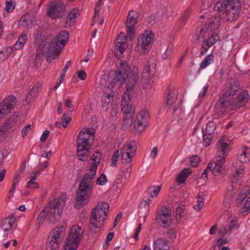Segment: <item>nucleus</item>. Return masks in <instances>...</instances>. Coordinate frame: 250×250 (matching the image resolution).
<instances>
[{"label": "nucleus", "instance_id": "46", "mask_svg": "<svg viewBox=\"0 0 250 250\" xmlns=\"http://www.w3.org/2000/svg\"><path fill=\"white\" fill-rule=\"evenodd\" d=\"M226 226L227 227L229 233H231V232L234 229H238L239 227V225L238 222L236 221L232 220L230 221L229 225Z\"/></svg>", "mask_w": 250, "mask_h": 250}, {"label": "nucleus", "instance_id": "29", "mask_svg": "<svg viewBox=\"0 0 250 250\" xmlns=\"http://www.w3.org/2000/svg\"><path fill=\"white\" fill-rule=\"evenodd\" d=\"M191 173V169L190 168H185L183 169L177 175L176 181L180 184H182L185 182L187 177Z\"/></svg>", "mask_w": 250, "mask_h": 250}, {"label": "nucleus", "instance_id": "8", "mask_svg": "<svg viewBox=\"0 0 250 250\" xmlns=\"http://www.w3.org/2000/svg\"><path fill=\"white\" fill-rule=\"evenodd\" d=\"M139 80L138 69L133 66L125 77L126 83V91L124 93L125 96H127L128 100H131L135 92V87L138 83Z\"/></svg>", "mask_w": 250, "mask_h": 250}, {"label": "nucleus", "instance_id": "27", "mask_svg": "<svg viewBox=\"0 0 250 250\" xmlns=\"http://www.w3.org/2000/svg\"><path fill=\"white\" fill-rule=\"evenodd\" d=\"M95 132L92 128H84L83 130L81 131L79 135H81V137L85 140L92 142L94 139Z\"/></svg>", "mask_w": 250, "mask_h": 250}, {"label": "nucleus", "instance_id": "26", "mask_svg": "<svg viewBox=\"0 0 250 250\" xmlns=\"http://www.w3.org/2000/svg\"><path fill=\"white\" fill-rule=\"evenodd\" d=\"M125 83V79L115 73V77L108 84L107 88H110L112 90V89L117 85L119 88L121 87L122 84Z\"/></svg>", "mask_w": 250, "mask_h": 250}, {"label": "nucleus", "instance_id": "45", "mask_svg": "<svg viewBox=\"0 0 250 250\" xmlns=\"http://www.w3.org/2000/svg\"><path fill=\"white\" fill-rule=\"evenodd\" d=\"M161 187L158 186L156 188L155 187H150L147 189V193L149 195L150 197H153L156 196L160 192Z\"/></svg>", "mask_w": 250, "mask_h": 250}, {"label": "nucleus", "instance_id": "47", "mask_svg": "<svg viewBox=\"0 0 250 250\" xmlns=\"http://www.w3.org/2000/svg\"><path fill=\"white\" fill-rule=\"evenodd\" d=\"M44 45V44H43V42H42L39 44V47L36 52V57L35 59L36 61L40 60L44 56L43 51Z\"/></svg>", "mask_w": 250, "mask_h": 250}, {"label": "nucleus", "instance_id": "14", "mask_svg": "<svg viewBox=\"0 0 250 250\" xmlns=\"http://www.w3.org/2000/svg\"><path fill=\"white\" fill-rule=\"evenodd\" d=\"M63 47V45L54 39L49 44L48 49L46 52L47 61L50 62L58 58Z\"/></svg>", "mask_w": 250, "mask_h": 250}, {"label": "nucleus", "instance_id": "34", "mask_svg": "<svg viewBox=\"0 0 250 250\" xmlns=\"http://www.w3.org/2000/svg\"><path fill=\"white\" fill-rule=\"evenodd\" d=\"M250 158V148L248 147H245L242 153L239 155V160L241 163H245L249 161Z\"/></svg>", "mask_w": 250, "mask_h": 250}, {"label": "nucleus", "instance_id": "55", "mask_svg": "<svg viewBox=\"0 0 250 250\" xmlns=\"http://www.w3.org/2000/svg\"><path fill=\"white\" fill-rule=\"evenodd\" d=\"M172 53V47H170L169 45L167 48L165 52L162 56V57L165 60L169 59L171 57Z\"/></svg>", "mask_w": 250, "mask_h": 250}, {"label": "nucleus", "instance_id": "2", "mask_svg": "<svg viewBox=\"0 0 250 250\" xmlns=\"http://www.w3.org/2000/svg\"><path fill=\"white\" fill-rule=\"evenodd\" d=\"M240 88V83L237 80H232L226 84V90L221 96L216 105L220 108H228L234 109L244 106L249 100V93L247 90H243L236 98L233 96Z\"/></svg>", "mask_w": 250, "mask_h": 250}, {"label": "nucleus", "instance_id": "11", "mask_svg": "<svg viewBox=\"0 0 250 250\" xmlns=\"http://www.w3.org/2000/svg\"><path fill=\"white\" fill-rule=\"evenodd\" d=\"M157 59L155 56H150L144 66L142 74L143 79L149 80L152 79L156 73Z\"/></svg>", "mask_w": 250, "mask_h": 250}, {"label": "nucleus", "instance_id": "54", "mask_svg": "<svg viewBox=\"0 0 250 250\" xmlns=\"http://www.w3.org/2000/svg\"><path fill=\"white\" fill-rule=\"evenodd\" d=\"M132 168L131 166L125 168L122 171L121 176L124 178H127L130 177L131 173Z\"/></svg>", "mask_w": 250, "mask_h": 250}, {"label": "nucleus", "instance_id": "39", "mask_svg": "<svg viewBox=\"0 0 250 250\" xmlns=\"http://www.w3.org/2000/svg\"><path fill=\"white\" fill-rule=\"evenodd\" d=\"M186 209V206L182 205L177 207L176 209V220L177 222H180L181 219L184 216V211Z\"/></svg>", "mask_w": 250, "mask_h": 250}, {"label": "nucleus", "instance_id": "5", "mask_svg": "<svg viewBox=\"0 0 250 250\" xmlns=\"http://www.w3.org/2000/svg\"><path fill=\"white\" fill-rule=\"evenodd\" d=\"M109 208L106 203H99L91 211L89 218L88 228L90 232L95 233L104 224Z\"/></svg>", "mask_w": 250, "mask_h": 250}, {"label": "nucleus", "instance_id": "38", "mask_svg": "<svg viewBox=\"0 0 250 250\" xmlns=\"http://www.w3.org/2000/svg\"><path fill=\"white\" fill-rule=\"evenodd\" d=\"M218 149L220 152H223V155L225 154V150L229 147L228 144L225 141V137H222L218 142Z\"/></svg>", "mask_w": 250, "mask_h": 250}, {"label": "nucleus", "instance_id": "40", "mask_svg": "<svg viewBox=\"0 0 250 250\" xmlns=\"http://www.w3.org/2000/svg\"><path fill=\"white\" fill-rule=\"evenodd\" d=\"M216 128V125L212 121H209L206 125V128L205 130L204 133H207L209 135H212L214 132Z\"/></svg>", "mask_w": 250, "mask_h": 250}, {"label": "nucleus", "instance_id": "23", "mask_svg": "<svg viewBox=\"0 0 250 250\" xmlns=\"http://www.w3.org/2000/svg\"><path fill=\"white\" fill-rule=\"evenodd\" d=\"M169 241L165 239L159 238L154 242V250H169Z\"/></svg>", "mask_w": 250, "mask_h": 250}, {"label": "nucleus", "instance_id": "60", "mask_svg": "<svg viewBox=\"0 0 250 250\" xmlns=\"http://www.w3.org/2000/svg\"><path fill=\"white\" fill-rule=\"evenodd\" d=\"M15 5H14L13 2L11 1L6 2L5 10L7 12H11L12 11H13Z\"/></svg>", "mask_w": 250, "mask_h": 250}, {"label": "nucleus", "instance_id": "51", "mask_svg": "<svg viewBox=\"0 0 250 250\" xmlns=\"http://www.w3.org/2000/svg\"><path fill=\"white\" fill-rule=\"evenodd\" d=\"M120 154L119 150H117L115 151L111 158V166L113 167H115L116 165L117 162L118 161L119 158Z\"/></svg>", "mask_w": 250, "mask_h": 250}, {"label": "nucleus", "instance_id": "7", "mask_svg": "<svg viewBox=\"0 0 250 250\" xmlns=\"http://www.w3.org/2000/svg\"><path fill=\"white\" fill-rule=\"evenodd\" d=\"M84 231L78 225L72 226L69 232L63 250H77Z\"/></svg>", "mask_w": 250, "mask_h": 250}, {"label": "nucleus", "instance_id": "35", "mask_svg": "<svg viewBox=\"0 0 250 250\" xmlns=\"http://www.w3.org/2000/svg\"><path fill=\"white\" fill-rule=\"evenodd\" d=\"M18 116L19 114L15 112L12 117L8 118L6 120L4 125L9 129H11L17 123Z\"/></svg>", "mask_w": 250, "mask_h": 250}, {"label": "nucleus", "instance_id": "42", "mask_svg": "<svg viewBox=\"0 0 250 250\" xmlns=\"http://www.w3.org/2000/svg\"><path fill=\"white\" fill-rule=\"evenodd\" d=\"M79 10L77 8H73L68 15L66 23L69 21L74 22L76 19L77 18V16L79 14Z\"/></svg>", "mask_w": 250, "mask_h": 250}, {"label": "nucleus", "instance_id": "58", "mask_svg": "<svg viewBox=\"0 0 250 250\" xmlns=\"http://www.w3.org/2000/svg\"><path fill=\"white\" fill-rule=\"evenodd\" d=\"M250 209V196L248 197L245 203V206L241 208L243 213H247Z\"/></svg>", "mask_w": 250, "mask_h": 250}, {"label": "nucleus", "instance_id": "52", "mask_svg": "<svg viewBox=\"0 0 250 250\" xmlns=\"http://www.w3.org/2000/svg\"><path fill=\"white\" fill-rule=\"evenodd\" d=\"M107 182V179L104 174L102 173L100 175L96 180V183L98 185L103 186Z\"/></svg>", "mask_w": 250, "mask_h": 250}, {"label": "nucleus", "instance_id": "53", "mask_svg": "<svg viewBox=\"0 0 250 250\" xmlns=\"http://www.w3.org/2000/svg\"><path fill=\"white\" fill-rule=\"evenodd\" d=\"M200 162V158L197 155H193L190 157V162L192 167H197Z\"/></svg>", "mask_w": 250, "mask_h": 250}, {"label": "nucleus", "instance_id": "62", "mask_svg": "<svg viewBox=\"0 0 250 250\" xmlns=\"http://www.w3.org/2000/svg\"><path fill=\"white\" fill-rule=\"evenodd\" d=\"M192 12V9L190 7H188L186 9L183 15L182 16V19L184 21H185L189 16L190 14Z\"/></svg>", "mask_w": 250, "mask_h": 250}, {"label": "nucleus", "instance_id": "63", "mask_svg": "<svg viewBox=\"0 0 250 250\" xmlns=\"http://www.w3.org/2000/svg\"><path fill=\"white\" fill-rule=\"evenodd\" d=\"M30 125H27L22 130L21 135L22 137L24 138L27 136L28 132L31 130Z\"/></svg>", "mask_w": 250, "mask_h": 250}, {"label": "nucleus", "instance_id": "50", "mask_svg": "<svg viewBox=\"0 0 250 250\" xmlns=\"http://www.w3.org/2000/svg\"><path fill=\"white\" fill-rule=\"evenodd\" d=\"M35 177H33L30 180H29L26 185V188H32L34 189L37 188L39 185L38 183H37L35 180Z\"/></svg>", "mask_w": 250, "mask_h": 250}, {"label": "nucleus", "instance_id": "1", "mask_svg": "<svg viewBox=\"0 0 250 250\" xmlns=\"http://www.w3.org/2000/svg\"><path fill=\"white\" fill-rule=\"evenodd\" d=\"M101 157V153L99 150H97L90 158L94 162L90 166L88 171L82 178L76 194L74 206L77 208H80L85 205L92 194L94 186V182L92 180L96 173L98 166Z\"/></svg>", "mask_w": 250, "mask_h": 250}, {"label": "nucleus", "instance_id": "6", "mask_svg": "<svg viewBox=\"0 0 250 250\" xmlns=\"http://www.w3.org/2000/svg\"><path fill=\"white\" fill-rule=\"evenodd\" d=\"M66 224L63 222L62 224L57 226L50 233L47 238L46 248L47 250H58L63 242L66 230Z\"/></svg>", "mask_w": 250, "mask_h": 250}, {"label": "nucleus", "instance_id": "24", "mask_svg": "<svg viewBox=\"0 0 250 250\" xmlns=\"http://www.w3.org/2000/svg\"><path fill=\"white\" fill-rule=\"evenodd\" d=\"M131 69V68L129 67L128 64L126 62H121L115 73L125 79V77L128 75V73Z\"/></svg>", "mask_w": 250, "mask_h": 250}, {"label": "nucleus", "instance_id": "20", "mask_svg": "<svg viewBox=\"0 0 250 250\" xmlns=\"http://www.w3.org/2000/svg\"><path fill=\"white\" fill-rule=\"evenodd\" d=\"M222 19H224V18L222 17L221 14L218 12L217 14L211 16L208 19L206 24L210 29V30H214L219 27Z\"/></svg>", "mask_w": 250, "mask_h": 250}, {"label": "nucleus", "instance_id": "21", "mask_svg": "<svg viewBox=\"0 0 250 250\" xmlns=\"http://www.w3.org/2000/svg\"><path fill=\"white\" fill-rule=\"evenodd\" d=\"M42 84L40 83H37L27 94L25 101L27 104L35 100L37 96L38 92L42 89Z\"/></svg>", "mask_w": 250, "mask_h": 250}, {"label": "nucleus", "instance_id": "49", "mask_svg": "<svg viewBox=\"0 0 250 250\" xmlns=\"http://www.w3.org/2000/svg\"><path fill=\"white\" fill-rule=\"evenodd\" d=\"M204 199L199 194L197 199V205L193 206V208L197 211L201 210L204 204Z\"/></svg>", "mask_w": 250, "mask_h": 250}, {"label": "nucleus", "instance_id": "33", "mask_svg": "<svg viewBox=\"0 0 250 250\" xmlns=\"http://www.w3.org/2000/svg\"><path fill=\"white\" fill-rule=\"evenodd\" d=\"M177 95L170 89L167 90L166 104L167 105H172L176 102Z\"/></svg>", "mask_w": 250, "mask_h": 250}, {"label": "nucleus", "instance_id": "57", "mask_svg": "<svg viewBox=\"0 0 250 250\" xmlns=\"http://www.w3.org/2000/svg\"><path fill=\"white\" fill-rule=\"evenodd\" d=\"M206 42H205V41H203L202 42L200 52V55L202 56L204 55L207 52L208 50L210 47L208 43H206Z\"/></svg>", "mask_w": 250, "mask_h": 250}, {"label": "nucleus", "instance_id": "22", "mask_svg": "<svg viewBox=\"0 0 250 250\" xmlns=\"http://www.w3.org/2000/svg\"><path fill=\"white\" fill-rule=\"evenodd\" d=\"M208 168L210 169V171H211L212 174L215 176H219L225 172V168L219 165L217 162H210L209 163L208 165Z\"/></svg>", "mask_w": 250, "mask_h": 250}, {"label": "nucleus", "instance_id": "61", "mask_svg": "<svg viewBox=\"0 0 250 250\" xmlns=\"http://www.w3.org/2000/svg\"><path fill=\"white\" fill-rule=\"evenodd\" d=\"M229 241L227 239H223V238H220L217 239L216 245L219 247H220L224 244H227L229 243Z\"/></svg>", "mask_w": 250, "mask_h": 250}, {"label": "nucleus", "instance_id": "28", "mask_svg": "<svg viewBox=\"0 0 250 250\" xmlns=\"http://www.w3.org/2000/svg\"><path fill=\"white\" fill-rule=\"evenodd\" d=\"M69 37V33L66 30H62L56 36L54 39L64 46L68 41Z\"/></svg>", "mask_w": 250, "mask_h": 250}, {"label": "nucleus", "instance_id": "18", "mask_svg": "<svg viewBox=\"0 0 250 250\" xmlns=\"http://www.w3.org/2000/svg\"><path fill=\"white\" fill-rule=\"evenodd\" d=\"M149 116L147 111L143 110L139 113L137 117V124L134 126L138 132L145 130L149 122Z\"/></svg>", "mask_w": 250, "mask_h": 250}, {"label": "nucleus", "instance_id": "59", "mask_svg": "<svg viewBox=\"0 0 250 250\" xmlns=\"http://www.w3.org/2000/svg\"><path fill=\"white\" fill-rule=\"evenodd\" d=\"M218 233L220 238H223L227 233H229V232L228 231L227 227L225 226H223L219 229Z\"/></svg>", "mask_w": 250, "mask_h": 250}, {"label": "nucleus", "instance_id": "37", "mask_svg": "<svg viewBox=\"0 0 250 250\" xmlns=\"http://www.w3.org/2000/svg\"><path fill=\"white\" fill-rule=\"evenodd\" d=\"M133 116H125L123 119V123L122 128L124 130L130 128L132 124V118Z\"/></svg>", "mask_w": 250, "mask_h": 250}, {"label": "nucleus", "instance_id": "43", "mask_svg": "<svg viewBox=\"0 0 250 250\" xmlns=\"http://www.w3.org/2000/svg\"><path fill=\"white\" fill-rule=\"evenodd\" d=\"M72 110L65 112L62 116L61 124L62 126L64 128L67 126V125L71 121V118L69 117V114L70 112H72Z\"/></svg>", "mask_w": 250, "mask_h": 250}, {"label": "nucleus", "instance_id": "32", "mask_svg": "<svg viewBox=\"0 0 250 250\" xmlns=\"http://www.w3.org/2000/svg\"><path fill=\"white\" fill-rule=\"evenodd\" d=\"M250 187H245L243 190L242 192L238 195V196L236 199V204L238 205L242 204L244 200L250 194Z\"/></svg>", "mask_w": 250, "mask_h": 250}, {"label": "nucleus", "instance_id": "12", "mask_svg": "<svg viewBox=\"0 0 250 250\" xmlns=\"http://www.w3.org/2000/svg\"><path fill=\"white\" fill-rule=\"evenodd\" d=\"M156 220L158 222H162V227L164 229L167 228L172 223L170 209L166 206L162 207L161 209L157 211Z\"/></svg>", "mask_w": 250, "mask_h": 250}, {"label": "nucleus", "instance_id": "36", "mask_svg": "<svg viewBox=\"0 0 250 250\" xmlns=\"http://www.w3.org/2000/svg\"><path fill=\"white\" fill-rule=\"evenodd\" d=\"M214 57L212 54L207 55L200 64V67L202 69L206 68L214 61Z\"/></svg>", "mask_w": 250, "mask_h": 250}, {"label": "nucleus", "instance_id": "4", "mask_svg": "<svg viewBox=\"0 0 250 250\" xmlns=\"http://www.w3.org/2000/svg\"><path fill=\"white\" fill-rule=\"evenodd\" d=\"M214 10L222 15L227 21H233L239 17L241 11L240 0H219L214 5Z\"/></svg>", "mask_w": 250, "mask_h": 250}, {"label": "nucleus", "instance_id": "41", "mask_svg": "<svg viewBox=\"0 0 250 250\" xmlns=\"http://www.w3.org/2000/svg\"><path fill=\"white\" fill-rule=\"evenodd\" d=\"M27 37L26 34H21L19 37L15 47L16 49L21 48L25 43L26 42Z\"/></svg>", "mask_w": 250, "mask_h": 250}, {"label": "nucleus", "instance_id": "19", "mask_svg": "<svg viewBox=\"0 0 250 250\" xmlns=\"http://www.w3.org/2000/svg\"><path fill=\"white\" fill-rule=\"evenodd\" d=\"M130 100L128 99L127 96L123 95L121 103V110L125 116L134 115L135 108L130 103Z\"/></svg>", "mask_w": 250, "mask_h": 250}, {"label": "nucleus", "instance_id": "64", "mask_svg": "<svg viewBox=\"0 0 250 250\" xmlns=\"http://www.w3.org/2000/svg\"><path fill=\"white\" fill-rule=\"evenodd\" d=\"M49 131L48 130L44 131L40 139L42 142L44 143L46 141L49 136Z\"/></svg>", "mask_w": 250, "mask_h": 250}, {"label": "nucleus", "instance_id": "48", "mask_svg": "<svg viewBox=\"0 0 250 250\" xmlns=\"http://www.w3.org/2000/svg\"><path fill=\"white\" fill-rule=\"evenodd\" d=\"M215 37H217V39H215L214 34H212L209 37H208V39L204 41L205 42H207L206 43H208V45H209V46L211 47L216 43V41H218L219 40V37L217 34L215 35Z\"/></svg>", "mask_w": 250, "mask_h": 250}, {"label": "nucleus", "instance_id": "17", "mask_svg": "<svg viewBox=\"0 0 250 250\" xmlns=\"http://www.w3.org/2000/svg\"><path fill=\"white\" fill-rule=\"evenodd\" d=\"M153 37L154 35L151 32L149 33L146 32L140 36L138 40L139 45L141 46L142 50L144 53L148 52Z\"/></svg>", "mask_w": 250, "mask_h": 250}, {"label": "nucleus", "instance_id": "3", "mask_svg": "<svg viewBox=\"0 0 250 250\" xmlns=\"http://www.w3.org/2000/svg\"><path fill=\"white\" fill-rule=\"evenodd\" d=\"M67 199V195L62 193L58 198L49 203L38 215V217L43 218L47 217V220L51 224H55L61 217Z\"/></svg>", "mask_w": 250, "mask_h": 250}, {"label": "nucleus", "instance_id": "16", "mask_svg": "<svg viewBox=\"0 0 250 250\" xmlns=\"http://www.w3.org/2000/svg\"><path fill=\"white\" fill-rule=\"evenodd\" d=\"M137 149L136 143L135 141H131L128 144L125 146V149L126 151L125 153L121 155L122 162L123 163H129L131 162V159L136 153Z\"/></svg>", "mask_w": 250, "mask_h": 250}, {"label": "nucleus", "instance_id": "25", "mask_svg": "<svg viewBox=\"0 0 250 250\" xmlns=\"http://www.w3.org/2000/svg\"><path fill=\"white\" fill-rule=\"evenodd\" d=\"M15 221L16 218L13 215L6 217L1 221V228L3 230H10Z\"/></svg>", "mask_w": 250, "mask_h": 250}, {"label": "nucleus", "instance_id": "9", "mask_svg": "<svg viewBox=\"0 0 250 250\" xmlns=\"http://www.w3.org/2000/svg\"><path fill=\"white\" fill-rule=\"evenodd\" d=\"M65 11V4L62 0H54L48 4L46 15L52 20H56L63 17Z\"/></svg>", "mask_w": 250, "mask_h": 250}, {"label": "nucleus", "instance_id": "15", "mask_svg": "<svg viewBox=\"0 0 250 250\" xmlns=\"http://www.w3.org/2000/svg\"><path fill=\"white\" fill-rule=\"evenodd\" d=\"M17 103L16 97L13 95H9L4 99V101L0 104V119L8 113L16 105Z\"/></svg>", "mask_w": 250, "mask_h": 250}, {"label": "nucleus", "instance_id": "13", "mask_svg": "<svg viewBox=\"0 0 250 250\" xmlns=\"http://www.w3.org/2000/svg\"><path fill=\"white\" fill-rule=\"evenodd\" d=\"M138 23V14L134 11H130L125 21L127 37L132 41L135 37V25Z\"/></svg>", "mask_w": 250, "mask_h": 250}, {"label": "nucleus", "instance_id": "44", "mask_svg": "<svg viewBox=\"0 0 250 250\" xmlns=\"http://www.w3.org/2000/svg\"><path fill=\"white\" fill-rule=\"evenodd\" d=\"M126 46H123L120 44H115V55L117 58L121 57L125 51Z\"/></svg>", "mask_w": 250, "mask_h": 250}, {"label": "nucleus", "instance_id": "31", "mask_svg": "<svg viewBox=\"0 0 250 250\" xmlns=\"http://www.w3.org/2000/svg\"><path fill=\"white\" fill-rule=\"evenodd\" d=\"M209 27L207 24H204L199 26L196 30L197 40H199L200 38H205L207 33L208 31Z\"/></svg>", "mask_w": 250, "mask_h": 250}, {"label": "nucleus", "instance_id": "56", "mask_svg": "<svg viewBox=\"0 0 250 250\" xmlns=\"http://www.w3.org/2000/svg\"><path fill=\"white\" fill-rule=\"evenodd\" d=\"M203 141L205 143L204 145L206 146H208L210 145V142L212 138V135H209L207 133H204V132H203Z\"/></svg>", "mask_w": 250, "mask_h": 250}, {"label": "nucleus", "instance_id": "30", "mask_svg": "<svg viewBox=\"0 0 250 250\" xmlns=\"http://www.w3.org/2000/svg\"><path fill=\"white\" fill-rule=\"evenodd\" d=\"M208 88V84L205 83H200L198 84L195 89V92L199 94V97H204L207 93Z\"/></svg>", "mask_w": 250, "mask_h": 250}, {"label": "nucleus", "instance_id": "10", "mask_svg": "<svg viewBox=\"0 0 250 250\" xmlns=\"http://www.w3.org/2000/svg\"><path fill=\"white\" fill-rule=\"evenodd\" d=\"M78 135L77 139V157L82 161H86V158L89 156V150L92 145V142L85 140Z\"/></svg>", "mask_w": 250, "mask_h": 250}]
</instances>
